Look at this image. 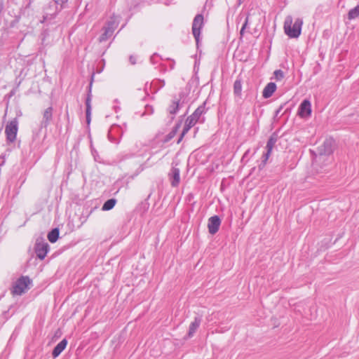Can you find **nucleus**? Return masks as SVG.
Segmentation results:
<instances>
[{"label":"nucleus","mask_w":359,"mask_h":359,"mask_svg":"<svg viewBox=\"0 0 359 359\" xmlns=\"http://www.w3.org/2000/svg\"><path fill=\"white\" fill-rule=\"evenodd\" d=\"M120 21V18L118 16L113 15L110 17V18L107 21L104 27L109 28L111 31L114 32L115 29L117 28Z\"/></svg>","instance_id":"15"},{"label":"nucleus","mask_w":359,"mask_h":359,"mask_svg":"<svg viewBox=\"0 0 359 359\" xmlns=\"http://www.w3.org/2000/svg\"><path fill=\"white\" fill-rule=\"evenodd\" d=\"M102 33L101 34V35L100 36V37L98 39V41L100 43L108 40V39L109 37H111L112 36V34H114V32L111 31V29H109V28L107 29L104 27H102Z\"/></svg>","instance_id":"18"},{"label":"nucleus","mask_w":359,"mask_h":359,"mask_svg":"<svg viewBox=\"0 0 359 359\" xmlns=\"http://www.w3.org/2000/svg\"><path fill=\"white\" fill-rule=\"evenodd\" d=\"M147 109H151V113H152V112H153V109H152V107H150V106H147Z\"/></svg>","instance_id":"37"},{"label":"nucleus","mask_w":359,"mask_h":359,"mask_svg":"<svg viewBox=\"0 0 359 359\" xmlns=\"http://www.w3.org/2000/svg\"><path fill=\"white\" fill-rule=\"evenodd\" d=\"M204 25V18L202 14H197L194 18L192 23V34L198 43L201 36V30Z\"/></svg>","instance_id":"4"},{"label":"nucleus","mask_w":359,"mask_h":359,"mask_svg":"<svg viewBox=\"0 0 359 359\" xmlns=\"http://www.w3.org/2000/svg\"><path fill=\"white\" fill-rule=\"evenodd\" d=\"M116 199L115 198H110V199H108L107 201H106L102 207V210L103 211H109L110 210H111L116 205Z\"/></svg>","instance_id":"21"},{"label":"nucleus","mask_w":359,"mask_h":359,"mask_svg":"<svg viewBox=\"0 0 359 359\" xmlns=\"http://www.w3.org/2000/svg\"><path fill=\"white\" fill-rule=\"evenodd\" d=\"M293 23V19L291 15H287L284 22V31L285 33L290 38H298L302 32V27L303 25V20L302 18H297Z\"/></svg>","instance_id":"1"},{"label":"nucleus","mask_w":359,"mask_h":359,"mask_svg":"<svg viewBox=\"0 0 359 359\" xmlns=\"http://www.w3.org/2000/svg\"><path fill=\"white\" fill-rule=\"evenodd\" d=\"M175 67V61L172 60L171 64L170 65V69H173Z\"/></svg>","instance_id":"32"},{"label":"nucleus","mask_w":359,"mask_h":359,"mask_svg":"<svg viewBox=\"0 0 359 359\" xmlns=\"http://www.w3.org/2000/svg\"><path fill=\"white\" fill-rule=\"evenodd\" d=\"M334 140L332 138H327L323 145L319 147L320 155H329L332 153Z\"/></svg>","instance_id":"10"},{"label":"nucleus","mask_w":359,"mask_h":359,"mask_svg":"<svg viewBox=\"0 0 359 359\" xmlns=\"http://www.w3.org/2000/svg\"><path fill=\"white\" fill-rule=\"evenodd\" d=\"M274 79L280 81L284 78V72L281 69H277L273 72Z\"/></svg>","instance_id":"26"},{"label":"nucleus","mask_w":359,"mask_h":359,"mask_svg":"<svg viewBox=\"0 0 359 359\" xmlns=\"http://www.w3.org/2000/svg\"><path fill=\"white\" fill-rule=\"evenodd\" d=\"M179 97L180 98L173 100L172 104L168 107V111L172 115V119L174 118V116L177 113L180 108L182 107L184 104L187 102V95L184 93H180Z\"/></svg>","instance_id":"5"},{"label":"nucleus","mask_w":359,"mask_h":359,"mask_svg":"<svg viewBox=\"0 0 359 359\" xmlns=\"http://www.w3.org/2000/svg\"><path fill=\"white\" fill-rule=\"evenodd\" d=\"M6 162V155L1 154L0 156V167L3 166Z\"/></svg>","instance_id":"29"},{"label":"nucleus","mask_w":359,"mask_h":359,"mask_svg":"<svg viewBox=\"0 0 359 359\" xmlns=\"http://www.w3.org/2000/svg\"><path fill=\"white\" fill-rule=\"evenodd\" d=\"M194 126L191 120H186L182 132L177 142L179 144L183 139L184 136L189 132V130Z\"/></svg>","instance_id":"19"},{"label":"nucleus","mask_w":359,"mask_h":359,"mask_svg":"<svg viewBox=\"0 0 359 359\" xmlns=\"http://www.w3.org/2000/svg\"><path fill=\"white\" fill-rule=\"evenodd\" d=\"M158 56L157 54H154L153 55H151V58H150V61L151 63L153 64H155L156 62L155 60L156 57Z\"/></svg>","instance_id":"31"},{"label":"nucleus","mask_w":359,"mask_h":359,"mask_svg":"<svg viewBox=\"0 0 359 359\" xmlns=\"http://www.w3.org/2000/svg\"><path fill=\"white\" fill-rule=\"evenodd\" d=\"M359 16V5L355 8L351 9L348 13V18L349 20H353Z\"/></svg>","instance_id":"23"},{"label":"nucleus","mask_w":359,"mask_h":359,"mask_svg":"<svg viewBox=\"0 0 359 359\" xmlns=\"http://www.w3.org/2000/svg\"><path fill=\"white\" fill-rule=\"evenodd\" d=\"M130 61L132 64H135V61L133 60V56L130 57Z\"/></svg>","instance_id":"35"},{"label":"nucleus","mask_w":359,"mask_h":359,"mask_svg":"<svg viewBox=\"0 0 359 359\" xmlns=\"http://www.w3.org/2000/svg\"><path fill=\"white\" fill-rule=\"evenodd\" d=\"M221 219L219 216L214 215L208 219V228L210 234H215L220 226Z\"/></svg>","instance_id":"9"},{"label":"nucleus","mask_w":359,"mask_h":359,"mask_svg":"<svg viewBox=\"0 0 359 359\" xmlns=\"http://www.w3.org/2000/svg\"><path fill=\"white\" fill-rule=\"evenodd\" d=\"M282 108H283V107L281 106V107H280L276 110V116H277V115L280 112V111L282 110Z\"/></svg>","instance_id":"34"},{"label":"nucleus","mask_w":359,"mask_h":359,"mask_svg":"<svg viewBox=\"0 0 359 359\" xmlns=\"http://www.w3.org/2000/svg\"><path fill=\"white\" fill-rule=\"evenodd\" d=\"M59 229L57 228H55L52 229L48 233V241L53 243L57 241L59 237Z\"/></svg>","instance_id":"22"},{"label":"nucleus","mask_w":359,"mask_h":359,"mask_svg":"<svg viewBox=\"0 0 359 359\" xmlns=\"http://www.w3.org/2000/svg\"><path fill=\"white\" fill-rule=\"evenodd\" d=\"M46 20V17H44L43 22H45Z\"/></svg>","instance_id":"38"},{"label":"nucleus","mask_w":359,"mask_h":359,"mask_svg":"<svg viewBox=\"0 0 359 359\" xmlns=\"http://www.w3.org/2000/svg\"><path fill=\"white\" fill-rule=\"evenodd\" d=\"M276 90V85L275 83L270 82L264 88L262 91V96L264 98H269L272 96L273 93Z\"/></svg>","instance_id":"17"},{"label":"nucleus","mask_w":359,"mask_h":359,"mask_svg":"<svg viewBox=\"0 0 359 359\" xmlns=\"http://www.w3.org/2000/svg\"><path fill=\"white\" fill-rule=\"evenodd\" d=\"M248 24V17H246L245 22L241 27L243 29V30H245L246 29Z\"/></svg>","instance_id":"30"},{"label":"nucleus","mask_w":359,"mask_h":359,"mask_svg":"<svg viewBox=\"0 0 359 359\" xmlns=\"http://www.w3.org/2000/svg\"><path fill=\"white\" fill-rule=\"evenodd\" d=\"M168 177L172 187H177L180 183V170L172 166L168 173Z\"/></svg>","instance_id":"7"},{"label":"nucleus","mask_w":359,"mask_h":359,"mask_svg":"<svg viewBox=\"0 0 359 359\" xmlns=\"http://www.w3.org/2000/svg\"><path fill=\"white\" fill-rule=\"evenodd\" d=\"M271 152H269L268 151H266L263 155H262V162L261 163L259 164V168L261 170L262 169L265 165L266 164V162L271 155Z\"/></svg>","instance_id":"24"},{"label":"nucleus","mask_w":359,"mask_h":359,"mask_svg":"<svg viewBox=\"0 0 359 359\" xmlns=\"http://www.w3.org/2000/svg\"><path fill=\"white\" fill-rule=\"evenodd\" d=\"M298 115L301 118H308L311 114V104L309 100H304L298 109Z\"/></svg>","instance_id":"8"},{"label":"nucleus","mask_w":359,"mask_h":359,"mask_svg":"<svg viewBox=\"0 0 359 359\" xmlns=\"http://www.w3.org/2000/svg\"><path fill=\"white\" fill-rule=\"evenodd\" d=\"M49 250V245L48 243L43 241L37 240L35 246H34V251L36 255V257L40 259H43Z\"/></svg>","instance_id":"6"},{"label":"nucleus","mask_w":359,"mask_h":359,"mask_svg":"<svg viewBox=\"0 0 359 359\" xmlns=\"http://www.w3.org/2000/svg\"><path fill=\"white\" fill-rule=\"evenodd\" d=\"M202 322V318L201 316H196L194 318V320L191 323L189 327V332L187 333V338H191L198 328L199 327L201 323Z\"/></svg>","instance_id":"13"},{"label":"nucleus","mask_w":359,"mask_h":359,"mask_svg":"<svg viewBox=\"0 0 359 359\" xmlns=\"http://www.w3.org/2000/svg\"><path fill=\"white\" fill-rule=\"evenodd\" d=\"M158 82L161 83V87H163L165 86L164 80H158Z\"/></svg>","instance_id":"33"},{"label":"nucleus","mask_w":359,"mask_h":359,"mask_svg":"<svg viewBox=\"0 0 359 359\" xmlns=\"http://www.w3.org/2000/svg\"><path fill=\"white\" fill-rule=\"evenodd\" d=\"M242 91V80L237 78L233 83V93L236 96L241 97Z\"/></svg>","instance_id":"20"},{"label":"nucleus","mask_w":359,"mask_h":359,"mask_svg":"<svg viewBox=\"0 0 359 359\" xmlns=\"http://www.w3.org/2000/svg\"><path fill=\"white\" fill-rule=\"evenodd\" d=\"M68 0H54L55 4L60 5V9L62 8L64 4L67 3Z\"/></svg>","instance_id":"28"},{"label":"nucleus","mask_w":359,"mask_h":359,"mask_svg":"<svg viewBox=\"0 0 359 359\" xmlns=\"http://www.w3.org/2000/svg\"><path fill=\"white\" fill-rule=\"evenodd\" d=\"M205 102H204L203 104L200 105L195 111L194 112L189 116L187 120H191L193 122V124H196L198 121H200L201 116L205 113Z\"/></svg>","instance_id":"11"},{"label":"nucleus","mask_w":359,"mask_h":359,"mask_svg":"<svg viewBox=\"0 0 359 359\" xmlns=\"http://www.w3.org/2000/svg\"><path fill=\"white\" fill-rule=\"evenodd\" d=\"M18 131V121L17 118L8 121L5 127V134L6 140L9 143H13L16 140Z\"/></svg>","instance_id":"2"},{"label":"nucleus","mask_w":359,"mask_h":359,"mask_svg":"<svg viewBox=\"0 0 359 359\" xmlns=\"http://www.w3.org/2000/svg\"><path fill=\"white\" fill-rule=\"evenodd\" d=\"M180 128V124H177L175 128L166 136L165 142L170 140L177 133L178 128Z\"/></svg>","instance_id":"27"},{"label":"nucleus","mask_w":359,"mask_h":359,"mask_svg":"<svg viewBox=\"0 0 359 359\" xmlns=\"http://www.w3.org/2000/svg\"><path fill=\"white\" fill-rule=\"evenodd\" d=\"M30 282L31 280L28 276H21L14 283L12 293L16 295L22 294L27 289V286Z\"/></svg>","instance_id":"3"},{"label":"nucleus","mask_w":359,"mask_h":359,"mask_svg":"<svg viewBox=\"0 0 359 359\" xmlns=\"http://www.w3.org/2000/svg\"><path fill=\"white\" fill-rule=\"evenodd\" d=\"M67 345V341L66 339H63L59 342L53 348L52 355L54 358L58 357L60 354L65 350Z\"/></svg>","instance_id":"16"},{"label":"nucleus","mask_w":359,"mask_h":359,"mask_svg":"<svg viewBox=\"0 0 359 359\" xmlns=\"http://www.w3.org/2000/svg\"><path fill=\"white\" fill-rule=\"evenodd\" d=\"M276 140L275 138L271 137L266 142V151L271 152L272 149L276 144Z\"/></svg>","instance_id":"25"},{"label":"nucleus","mask_w":359,"mask_h":359,"mask_svg":"<svg viewBox=\"0 0 359 359\" xmlns=\"http://www.w3.org/2000/svg\"><path fill=\"white\" fill-rule=\"evenodd\" d=\"M91 86L92 83H90L89 86V93L88 94V96L86 100V122L88 124L90 122V116H91Z\"/></svg>","instance_id":"14"},{"label":"nucleus","mask_w":359,"mask_h":359,"mask_svg":"<svg viewBox=\"0 0 359 359\" xmlns=\"http://www.w3.org/2000/svg\"><path fill=\"white\" fill-rule=\"evenodd\" d=\"M244 32H245V30H243V29L241 28V31H240V34H241V36H243V34H244Z\"/></svg>","instance_id":"36"},{"label":"nucleus","mask_w":359,"mask_h":359,"mask_svg":"<svg viewBox=\"0 0 359 359\" xmlns=\"http://www.w3.org/2000/svg\"><path fill=\"white\" fill-rule=\"evenodd\" d=\"M53 107H48L43 114V118L41 122L40 128H47V126L50 124V121L53 119Z\"/></svg>","instance_id":"12"}]
</instances>
